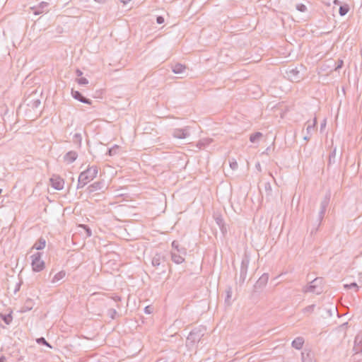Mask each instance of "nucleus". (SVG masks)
<instances>
[{"mask_svg":"<svg viewBox=\"0 0 362 362\" xmlns=\"http://www.w3.org/2000/svg\"><path fill=\"white\" fill-rule=\"evenodd\" d=\"M98 170L97 167L88 168L86 171L83 172L79 176V182L86 184L93 180L98 175Z\"/></svg>","mask_w":362,"mask_h":362,"instance_id":"obj_1","label":"nucleus"},{"mask_svg":"<svg viewBox=\"0 0 362 362\" xmlns=\"http://www.w3.org/2000/svg\"><path fill=\"white\" fill-rule=\"evenodd\" d=\"M32 268L35 272H40L45 268V262L42 259L40 253L35 254L32 256Z\"/></svg>","mask_w":362,"mask_h":362,"instance_id":"obj_2","label":"nucleus"},{"mask_svg":"<svg viewBox=\"0 0 362 362\" xmlns=\"http://www.w3.org/2000/svg\"><path fill=\"white\" fill-rule=\"evenodd\" d=\"M71 95H72V96H73L75 99H76V100H79V101H81V102H82V103H87V104H91V102H90V100L85 98H84V97H83V95H81L78 91H77V90H72V91H71Z\"/></svg>","mask_w":362,"mask_h":362,"instance_id":"obj_3","label":"nucleus"},{"mask_svg":"<svg viewBox=\"0 0 362 362\" xmlns=\"http://www.w3.org/2000/svg\"><path fill=\"white\" fill-rule=\"evenodd\" d=\"M46 245V240L44 238H40L36 241V243L34 244L33 248L40 250H42L45 247Z\"/></svg>","mask_w":362,"mask_h":362,"instance_id":"obj_4","label":"nucleus"},{"mask_svg":"<svg viewBox=\"0 0 362 362\" xmlns=\"http://www.w3.org/2000/svg\"><path fill=\"white\" fill-rule=\"evenodd\" d=\"M303 344V340L301 338H297L293 341V346L296 349H300Z\"/></svg>","mask_w":362,"mask_h":362,"instance_id":"obj_5","label":"nucleus"},{"mask_svg":"<svg viewBox=\"0 0 362 362\" xmlns=\"http://www.w3.org/2000/svg\"><path fill=\"white\" fill-rule=\"evenodd\" d=\"M185 70V66L181 64H176L173 68V71L176 74L182 73Z\"/></svg>","mask_w":362,"mask_h":362,"instance_id":"obj_6","label":"nucleus"},{"mask_svg":"<svg viewBox=\"0 0 362 362\" xmlns=\"http://www.w3.org/2000/svg\"><path fill=\"white\" fill-rule=\"evenodd\" d=\"M349 11V7L347 6H341L339 8V13L341 16H344Z\"/></svg>","mask_w":362,"mask_h":362,"instance_id":"obj_7","label":"nucleus"},{"mask_svg":"<svg viewBox=\"0 0 362 362\" xmlns=\"http://www.w3.org/2000/svg\"><path fill=\"white\" fill-rule=\"evenodd\" d=\"M262 136L261 133H256L250 136V141L252 142H255L256 140L259 139Z\"/></svg>","mask_w":362,"mask_h":362,"instance_id":"obj_8","label":"nucleus"},{"mask_svg":"<svg viewBox=\"0 0 362 362\" xmlns=\"http://www.w3.org/2000/svg\"><path fill=\"white\" fill-rule=\"evenodd\" d=\"M78 83L80 84H87L88 80L86 78L81 77L78 79Z\"/></svg>","mask_w":362,"mask_h":362,"instance_id":"obj_9","label":"nucleus"},{"mask_svg":"<svg viewBox=\"0 0 362 362\" xmlns=\"http://www.w3.org/2000/svg\"><path fill=\"white\" fill-rule=\"evenodd\" d=\"M67 157H70V160H74L76 156L74 153H69L67 154Z\"/></svg>","mask_w":362,"mask_h":362,"instance_id":"obj_10","label":"nucleus"},{"mask_svg":"<svg viewBox=\"0 0 362 362\" xmlns=\"http://www.w3.org/2000/svg\"><path fill=\"white\" fill-rule=\"evenodd\" d=\"M164 22V18L161 16H158L157 18V23H159V24H161Z\"/></svg>","mask_w":362,"mask_h":362,"instance_id":"obj_11","label":"nucleus"},{"mask_svg":"<svg viewBox=\"0 0 362 362\" xmlns=\"http://www.w3.org/2000/svg\"><path fill=\"white\" fill-rule=\"evenodd\" d=\"M11 320V316H8V317H5V318H4V320H5V322H6L7 324H8V323L10 322Z\"/></svg>","mask_w":362,"mask_h":362,"instance_id":"obj_12","label":"nucleus"},{"mask_svg":"<svg viewBox=\"0 0 362 362\" xmlns=\"http://www.w3.org/2000/svg\"><path fill=\"white\" fill-rule=\"evenodd\" d=\"M345 286L346 287H351V286L356 287V290H358V286H357V285L356 284H352L350 286L346 285Z\"/></svg>","mask_w":362,"mask_h":362,"instance_id":"obj_13","label":"nucleus"},{"mask_svg":"<svg viewBox=\"0 0 362 362\" xmlns=\"http://www.w3.org/2000/svg\"><path fill=\"white\" fill-rule=\"evenodd\" d=\"M39 341H40L41 342H43L44 344H47V342L45 341V340L43 338L40 339Z\"/></svg>","mask_w":362,"mask_h":362,"instance_id":"obj_14","label":"nucleus"},{"mask_svg":"<svg viewBox=\"0 0 362 362\" xmlns=\"http://www.w3.org/2000/svg\"><path fill=\"white\" fill-rule=\"evenodd\" d=\"M78 76H81L82 72L81 71H77Z\"/></svg>","mask_w":362,"mask_h":362,"instance_id":"obj_15","label":"nucleus"},{"mask_svg":"<svg viewBox=\"0 0 362 362\" xmlns=\"http://www.w3.org/2000/svg\"><path fill=\"white\" fill-rule=\"evenodd\" d=\"M0 362H1V359H0Z\"/></svg>","mask_w":362,"mask_h":362,"instance_id":"obj_16","label":"nucleus"}]
</instances>
